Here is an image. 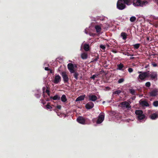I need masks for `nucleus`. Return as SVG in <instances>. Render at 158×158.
<instances>
[{"label": "nucleus", "instance_id": "obj_1", "mask_svg": "<svg viewBox=\"0 0 158 158\" xmlns=\"http://www.w3.org/2000/svg\"><path fill=\"white\" fill-rule=\"evenodd\" d=\"M138 73L139 74L138 77H137V79L139 82H140L142 81H144L145 78L148 77L147 72L138 71Z\"/></svg>", "mask_w": 158, "mask_h": 158}, {"label": "nucleus", "instance_id": "obj_2", "mask_svg": "<svg viewBox=\"0 0 158 158\" xmlns=\"http://www.w3.org/2000/svg\"><path fill=\"white\" fill-rule=\"evenodd\" d=\"M125 4L124 0H118L117 3V7L119 10H123L126 7Z\"/></svg>", "mask_w": 158, "mask_h": 158}, {"label": "nucleus", "instance_id": "obj_3", "mask_svg": "<svg viewBox=\"0 0 158 158\" xmlns=\"http://www.w3.org/2000/svg\"><path fill=\"white\" fill-rule=\"evenodd\" d=\"M148 77H150L151 79L152 80L156 81L157 79V74L156 72H151L150 73H148Z\"/></svg>", "mask_w": 158, "mask_h": 158}, {"label": "nucleus", "instance_id": "obj_4", "mask_svg": "<svg viewBox=\"0 0 158 158\" xmlns=\"http://www.w3.org/2000/svg\"><path fill=\"white\" fill-rule=\"evenodd\" d=\"M121 107L123 109H127L129 110L131 109V106L130 104L127 102H123L120 103Z\"/></svg>", "mask_w": 158, "mask_h": 158}, {"label": "nucleus", "instance_id": "obj_5", "mask_svg": "<svg viewBox=\"0 0 158 158\" xmlns=\"http://www.w3.org/2000/svg\"><path fill=\"white\" fill-rule=\"evenodd\" d=\"M60 74L63 78L64 82V83H68L69 78L67 73L65 71H63L60 73Z\"/></svg>", "mask_w": 158, "mask_h": 158}, {"label": "nucleus", "instance_id": "obj_6", "mask_svg": "<svg viewBox=\"0 0 158 158\" xmlns=\"http://www.w3.org/2000/svg\"><path fill=\"white\" fill-rule=\"evenodd\" d=\"M105 115L104 113H101L98 116V118L96 122L97 124H100L104 120Z\"/></svg>", "mask_w": 158, "mask_h": 158}, {"label": "nucleus", "instance_id": "obj_7", "mask_svg": "<svg viewBox=\"0 0 158 158\" xmlns=\"http://www.w3.org/2000/svg\"><path fill=\"white\" fill-rule=\"evenodd\" d=\"M67 66L68 69L71 73H73L74 72V71H75L74 69V65L73 64H68Z\"/></svg>", "mask_w": 158, "mask_h": 158}, {"label": "nucleus", "instance_id": "obj_8", "mask_svg": "<svg viewBox=\"0 0 158 158\" xmlns=\"http://www.w3.org/2000/svg\"><path fill=\"white\" fill-rule=\"evenodd\" d=\"M77 121L81 124H84L85 123V120L82 117L79 116L77 118Z\"/></svg>", "mask_w": 158, "mask_h": 158}, {"label": "nucleus", "instance_id": "obj_9", "mask_svg": "<svg viewBox=\"0 0 158 158\" xmlns=\"http://www.w3.org/2000/svg\"><path fill=\"white\" fill-rule=\"evenodd\" d=\"M61 80V77L59 75H57L55 76L53 81V82L55 84H58L60 81Z\"/></svg>", "mask_w": 158, "mask_h": 158}, {"label": "nucleus", "instance_id": "obj_10", "mask_svg": "<svg viewBox=\"0 0 158 158\" xmlns=\"http://www.w3.org/2000/svg\"><path fill=\"white\" fill-rule=\"evenodd\" d=\"M94 106V104L92 102H89L86 104L85 106V108L87 109H90Z\"/></svg>", "mask_w": 158, "mask_h": 158}, {"label": "nucleus", "instance_id": "obj_11", "mask_svg": "<svg viewBox=\"0 0 158 158\" xmlns=\"http://www.w3.org/2000/svg\"><path fill=\"white\" fill-rule=\"evenodd\" d=\"M158 90L157 89H154L150 92V96L152 97H155L157 95Z\"/></svg>", "mask_w": 158, "mask_h": 158}, {"label": "nucleus", "instance_id": "obj_12", "mask_svg": "<svg viewBox=\"0 0 158 158\" xmlns=\"http://www.w3.org/2000/svg\"><path fill=\"white\" fill-rule=\"evenodd\" d=\"M89 98L90 101L94 102L97 99V97L95 95H89Z\"/></svg>", "mask_w": 158, "mask_h": 158}, {"label": "nucleus", "instance_id": "obj_13", "mask_svg": "<svg viewBox=\"0 0 158 158\" xmlns=\"http://www.w3.org/2000/svg\"><path fill=\"white\" fill-rule=\"evenodd\" d=\"M140 104L143 106H149V105L147 101H141L140 102Z\"/></svg>", "mask_w": 158, "mask_h": 158}, {"label": "nucleus", "instance_id": "obj_14", "mask_svg": "<svg viewBox=\"0 0 158 158\" xmlns=\"http://www.w3.org/2000/svg\"><path fill=\"white\" fill-rule=\"evenodd\" d=\"M81 57L83 60L86 59L88 58V54L87 52H84L81 54Z\"/></svg>", "mask_w": 158, "mask_h": 158}, {"label": "nucleus", "instance_id": "obj_15", "mask_svg": "<svg viewBox=\"0 0 158 158\" xmlns=\"http://www.w3.org/2000/svg\"><path fill=\"white\" fill-rule=\"evenodd\" d=\"M74 73V74H73V76L76 79V80H78V79H81V78H82V77L81 76L80 77H78V76H79V74L77 72H75V71H74V72L73 73Z\"/></svg>", "mask_w": 158, "mask_h": 158}, {"label": "nucleus", "instance_id": "obj_16", "mask_svg": "<svg viewBox=\"0 0 158 158\" xmlns=\"http://www.w3.org/2000/svg\"><path fill=\"white\" fill-rule=\"evenodd\" d=\"M85 96V95H81L78 97L77 98L76 100V101L77 102L83 100L84 99Z\"/></svg>", "mask_w": 158, "mask_h": 158}, {"label": "nucleus", "instance_id": "obj_17", "mask_svg": "<svg viewBox=\"0 0 158 158\" xmlns=\"http://www.w3.org/2000/svg\"><path fill=\"white\" fill-rule=\"evenodd\" d=\"M158 117V114L155 113L152 114L150 116V118L152 120H154Z\"/></svg>", "mask_w": 158, "mask_h": 158}, {"label": "nucleus", "instance_id": "obj_18", "mask_svg": "<svg viewBox=\"0 0 158 158\" xmlns=\"http://www.w3.org/2000/svg\"><path fill=\"white\" fill-rule=\"evenodd\" d=\"M127 34L124 32H122L121 34V36L123 40H125L127 38Z\"/></svg>", "mask_w": 158, "mask_h": 158}, {"label": "nucleus", "instance_id": "obj_19", "mask_svg": "<svg viewBox=\"0 0 158 158\" xmlns=\"http://www.w3.org/2000/svg\"><path fill=\"white\" fill-rule=\"evenodd\" d=\"M117 66L118 69L121 70H123V68L124 67V65L122 63H120V64H118L117 65Z\"/></svg>", "mask_w": 158, "mask_h": 158}, {"label": "nucleus", "instance_id": "obj_20", "mask_svg": "<svg viewBox=\"0 0 158 158\" xmlns=\"http://www.w3.org/2000/svg\"><path fill=\"white\" fill-rule=\"evenodd\" d=\"M95 28L96 30V31L97 33H99L101 31V28L100 26L98 25H96L95 26Z\"/></svg>", "mask_w": 158, "mask_h": 158}, {"label": "nucleus", "instance_id": "obj_21", "mask_svg": "<svg viewBox=\"0 0 158 158\" xmlns=\"http://www.w3.org/2000/svg\"><path fill=\"white\" fill-rule=\"evenodd\" d=\"M84 49L86 51H88L89 50V44H85L84 46Z\"/></svg>", "mask_w": 158, "mask_h": 158}, {"label": "nucleus", "instance_id": "obj_22", "mask_svg": "<svg viewBox=\"0 0 158 158\" xmlns=\"http://www.w3.org/2000/svg\"><path fill=\"white\" fill-rule=\"evenodd\" d=\"M135 113L136 115L139 116L143 113V111L142 110H135Z\"/></svg>", "mask_w": 158, "mask_h": 158}, {"label": "nucleus", "instance_id": "obj_23", "mask_svg": "<svg viewBox=\"0 0 158 158\" xmlns=\"http://www.w3.org/2000/svg\"><path fill=\"white\" fill-rule=\"evenodd\" d=\"M145 115L144 114H143V113L142 114H141V115H140L139 116H137V118L139 120H142V119H144L145 118Z\"/></svg>", "mask_w": 158, "mask_h": 158}, {"label": "nucleus", "instance_id": "obj_24", "mask_svg": "<svg viewBox=\"0 0 158 158\" xmlns=\"http://www.w3.org/2000/svg\"><path fill=\"white\" fill-rule=\"evenodd\" d=\"M50 98H52L53 100H59L60 99V97H59L58 95H55L54 97H51Z\"/></svg>", "mask_w": 158, "mask_h": 158}, {"label": "nucleus", "instance_id": "obj_25", "mask_svg": "<svg viewBox=\"0 0 158 158\" xmlns=\"http://www.w3.org/2000/svg\"><path fill=\"white\" fill-rule=\"evenodd\" d=\"M99 59V56L98 54H97V55L96 56L95 58H93L92 59V60L91 62H94L97 61Z\"/></svg>", "mask_w": 158, "mask_h": 158}, {"label": "nucleus", "instance_id": "obj_26", "mask_svg": "<svg viewBox=\"0 0 158 158\" xmlns=\"http://www.w3.org/2000/svg\"><path fill=\"white\" fill-rule=\"evenodd\" d=\"M61 100L62 102H65L67 101V98L65 95H63L61 97Z\"/></svg>", "mask_w": 158, "mask_h": 158}, {"label": "nucleus", "instance_id": "obj_27", "mask_svg": "<svg viewBox=\"0 0 158 158\" xmlns=\"http://www.w3.org/2000/svg\"><path fill=\"white\" fill-rule=\"evenodd\" d=\"M129 91L130 93L133 95H135V89H129Z\"/></svg>", "mask_w": 158, "mask_h": 158}, {"label": "nucleus", "instance_id": "obj_28", "mask_svg": "<svg viewBox=\"0 0 158 158\" xmlns=\"http://www.w3.org/2000/svg\"><path fill=\"white\" fill-rule=\"evenodd\" d=\"M140 45V44H137L133 45V46L135 49H137L139 47Z\"/></svg>", "mask_w": 158, "mask_h": 158}, {"label": "nucleus", "instance_id": "obj_29", "mask_svg": "<svg viewBox=\"0 0 158 158\" xmlns=\"http://www.w3.org/2000/svg\"><path fill=\"white\" fill-rule=\"evenodd\" d=\"M136 18L135 16H132L130 18V21L131 22H134L136 20Z\"/></svg>", "mask_w": 158, "mask_h": 158}, {"label": "nucleus", "instance_id": "obj_30", "mask_svg": "<svg viewBox=\"0 0 158 158\" xmlns=\"http://www.w3.org/2000/svg\"><path fill=\"white\" fill-rule=\"evenodd\" d=\"M142 1L140 0H137L136 2V5L138 6H141Z\"/></svg>", "mask_w": 158, "mask_h": 158}, {"label": "nucleus", "instance_id": "obj_31", "mask_svg": "<svg viewBox=\"0 0 158 158\" xmlns=\"http://www.w3.org/2000/svg\"><path fill=\"white\" fill-rule=\"evenodd\" d=\"M46 108L47 109H50V110H52V106H51L49 104V103H48L46 106Z\"/></svg>", "mask_w": 158, "mask_h": 158}, {"label": "nucleus", "instance_id": "obj_32", "mask_svg": "<svg viewBox=\"0 0 158 158\" xmlns=\"http://www.w3.org/2000/svg\"><path fill=\"white\" fill-rule=\"evenodd\" d=\"M153 105L155 107H157L158 106V101H156L153 102Z\"/></svg>", "mask_w": 158, "mask_h": 158}, {"label": "nucleus", "instance_id": "obj_33", "mask_svg": "<svg viewBox=\"0 0 158 158\" xmlns=\"http://www.w3.org/2000/svg\"><path fill=\"white\" fill-rule=\"evenodd\" d=\"M124 81V79L123 78L120 79L118 81V83H121L123 82Z\"/></svg>", "mask_w": 158, "mask_h": 158}, {"label": "nucleus", "instance_id": "obj_34", "mask_svg": "<svg viewBox=\"0 0 158 158\" xmlns=\"http://www.w3.org/2000/svg\"><path fill=\"white\" fill-rule=\"evenodd\" d=\"M145 85L147 87H149L151 86V83L149 82H148L145 83Z\"/></svg>", "mask_w": 158, "mask_h": 158}, {"label": "nucleus", "instance_id": "obj_35", "mask_svg": "<svg viewBox=\"0 0 158 158\" xmlns=\"http://www.w3.org/2000/svg\"><path fill=\"white\" fill-rule=\"evenodd\" d=\"M121 93V91L120 90H118L114 92V94H119Z\"/></svg>", "mask_w": 158, "mask_h": 158}, {"label": "nucleus", "instance_id": "obj_36", "mask_svg": "<svg viewBox=\"0 0 158 158\" xmlns=\"http://www.w3.org/2000/svg\"><path fill=\"white\" fill-rule=\"evenodd\" d=\"M125 1V3L127 5H129L130 2V0H124Z\"/></svg>", "mask_w": 158, "mask_h": 158}, {"label": "nucleus", "instance_id": "obj_37", "mask_svg": "<svg viewBox=\"0 0 158 158\" xmlns=\"http://www.w3.org/2000/svg\"><path fill=\"white\" fill-rule=\"evenodd\" d=\"M98 75H94L92 77H91L90 78L91 79L94 80L95 77H96L98 76Z\"/></svg>", "mask_w": 158, "mask_h": 158}, {"label": "nucleus", "instance_id": "obj_38", "mask_svg": "<svg viewBox=\"0 0 158 158\" xmlns=\"http://www.w3.org/2000/svg\"><path fill=\"white\" fill-rule=\"evenodd\" d=\"M128 72L131 73L133 72V69L131 68H129L128 69Z\"/></svg>", "mask_w": 158, "mask_h": 158}, {"label": "nucleus", "instance_id": "obj_39", "mask_svg": "<svg viewBox=\"0 0 158 158\" xmlns=\"http://www.w3.org/2000/svg\"><path fill=\"white\" fill-rule=\"evenodd\" d=\"M100 47L101 48L103 49H105L106 48L105 46L104 45H100Z\"/></svg>", "mask_w": 158, "mask_h": 158}, {"label": "nucleus", "instance_id": "obj_40", "mask_svg": "<svg viewBox=\"0 0 158 158\" xmlns=\"http://www.w3.org/2000/svg\"><path fill=\"white\" fill-rule=\"evenodd\" d=\"M152 65L154 67H156L157 66V64L154 62L152 63Z\"/></svg>", "mask_w": 158, "mask_h": 158}, {"label": "nucleus", "instance_id": "obj_41", "mask_svg": "<svg viewBox=\"0 0 158 158\" xmlns=\"http://www.w3.org/2000/svg\"><path fill=\"white\" fill-rule=\"evenodd\" d=\"M46 92L48 96H50V91L48 89H46Z\"/></svg>", "mask_w": 158, "mask_h": 158}, {"label": "nucleus", "instance_id": "obj_42", "mask_svg": "<svg viewBox=\"0 0 158 158\" xmlns=\"http://www.w3.org/2000/svg\"><path fill=\"white\" fill-rule=\"evenodd\" d=\"M61 106L60 105H57L56 106V108L58 109H60L61 108Z\"/></svg>", "mask_w": 158, "mask_h": 158}, {"label": "nucleus", "instance_id": "obj_43", "mask_svg": "<svg viewBox=\"0 0 158 158\" xmlns=\"http://www.w3.org/2000/svg\"><path fill=\"white\" fill-rule=\"evenodd\" d=\"M45 70L48 71L49 70H50V69H49L48 67H45Z\"/></svg>", "mask_w": 158, "mask_h": 158}, {"label": "nucleus", "instance_id": "obj_44", "mask_svg": "<svg viewBox=\"0 0 158 158\" xmlns=\"http://www.w3.org/2000/svg\"><path fill=\"white\" fill-rule=\"evenodd\" d=\"M40 95L39 94H37L35 95V96L37 98H39L40 97Z\"/></svg>", "mask_w": 158, "mask_h": 158}, {"label": "nucleus", "instance_id": "obj_45", "mask_svg": "<svg viewBox=\"0 0 158 158\" xmlns=\"http://www.w3.org/2000/svg\"><path fill=\"white\" fill-rule=\"evenodd\" d=\"M112 52L114 53H116L117 52V51L116 50H113Z\"/></svg>", "mask_w": 158, "mask_h": 158}, {"label": "nucleus", "instance_id": "obj_46", "mask_svg": "<svg viewBox=\"0 0 158 158\" xmlns=\"http://www.w3.org/2000/svg\"><path fill=\"white\" fill-rule=\"evenodd\" d=\"M49 71H50V73H53V72H52V70L50 69V70H49Z\"/></svg>", "mask_w": 158, "mask_h": 158}, {"label": "nucleus", "instance_id": "obj_47", "mask_svg": "<svg viewBox=\"0 0 158 158\" xmlns=\"http://www.w3.org/2000/svg\"><path fill=\"white\" fill-rule=\"evenodd\" d=\"M127 56H129L130 55V54L129 53H128V52H127Z\"/></svg>", "mask_w": 158, "mask_h": 158}, {"label": "nucleus", "instance_id": "obj_48", "mask_svg": "<svg viewBox=\"0 0 158 158\" xmlns=\"http://www.w3.org/2000/svg\"><path fill=\"white\" fill-rule=\"evenodd\" d=\"M134 57H130V59L131 60V59H134Z\"/></svg>", "mask_w": 158, "mask_h": 158}, {"label": "nucleus", "instance_id": "obj_49", "mask_svg": "<svg viewBox=\"0 0 158 158\" xmlns=\"http://www.w3.org/2000/svg\"><path fill=\"white\" fill-rule=\"evenodd\" d=\"M147 40L148 41H149V38L148 37L147 38Z\"/></svg>", "mask_w": 158, "mask_h": 158}, {"label": "nucleus", "instance_id": "obj_50", "mask_svg": "<svg viewBox=\"0 0 158 158\" xmlns=\"http://www.w3.org/2000/svg\"><path fill=\"white\" fill-rule=\"evenodd\" d=\"M74 67L77 68V65L76 64H75L74 65Z\"/></svg>", "mask_w": 158, "mask_h": 158}, {"label": "nucleus", "instance_id": "obj_51", "mask_svg": "<svg viewBox=\"0 0 158 158\" xmlns=\"http://www.w3.org/2000/svg\"><path fill=\"white\" fill-rule=\"evenodd\" d=\"M130 56H134V55L133 54H130Z\"/></svg>", "mask_w": 158, "mask_h": 158}, {"label": "nucleus", "instance_id": "obj_52", "mask_svg": "<svg viewBox=\"0 0 158 158\" xmlns=\"http://www.w3.org/2000/svg\"><path fill=\"white\" fill-rule=\"evenodd\" d=\"M85 33H86V34H87V32H85Z\"/></svg>", "mask_w": 158, "mask_h": 158}]
</instances>
